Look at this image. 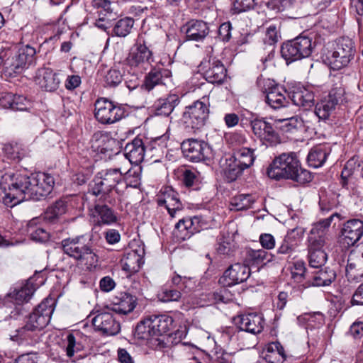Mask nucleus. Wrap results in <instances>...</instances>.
Masks as SVG:
<instances>
[{
	"mask_svg": "<svg viewBox=\"0 0 363 363\" xmlns=\"http://www.w3.org/2000/svg\"><path fill=\"white\" fill-rule=\"evenodd\" d=\"M53 177L48 173L39 172L28 175L24 170L8 171L1 176L0 187L5 196L15 204L23 200L40 201L52 191Z\"/></svg>",
	"mask_w": 363,
	"mask_h": 363,
	"instance_id": "f257e3e1",
	"label": "nucleus"
},
{
	"mask_svg": "<svg viewBox=\"0 0 363 363\" xmlns=\"http://www.w3.org/2000/svg\"><path fill=\"white\" fill-rule=\"evenodd\" d=\"M55 306V299L45 298L29 315L25 325L16 330V337L30 345L39 342L41 331L50 323Z\"/></svg>",
	"mask_w": 363,
	"mask_h": 363,
	"instance_id": "f03ea898",
	"label": "nucleus"
},
{
	"mask_svg": "<svg viewBox=\"0 0 363 363\" xmlns=\"http://www.w3.org/2000/svg\"><path fill=\"white\" fill-rule=\"evenodd\" d=\"M267 174L271 179H291L299 184L308 183L312 180L311 173L301 167L296 153H283L277 157L267 168Z\"/></svg>",
	"mask_w": 363,
	"mask_h": 363,
	"instance_id": "7ed1b4c3",
	"label": "nucleus"
},
{
	"mask_svg": "<svg viewBox=\"0 0 363 363\" xmlns=\"http://www.w3.org/2000/svg\"><path fill=\"white\" fill-rule=\"evenodd\" d=\"M128 173H130V169L123 166L101 170L94 177L91 192L94 196L101 195L106 203L114 205L116 201L111 196L110 193L113 189L118 192L117 185L123 182V174Z\"/></svg>",
	"mask_w": 363,
	"mask_h": 363,
	"instance_id": "20e7f679",
	"label": "nucleus"
},
{
	"mask_svg": "<svg viewBox=\"0 0 363 363\" xmlns=\"http://www.w3.org/2000/svg\"><path fill=\"white\" fill-rule=\"evenodd\" d=\"M36 52L29 45H21L9 49L0 54V65H3L6 75L12 77L19 74L33 63Z\"/></svg>",
	"mask_w": 363,
	"mask_h": 363,
	"instance_id": "39448f33",
	"label": "nucleus"
},
{
	"mask_svg": "<svg viewBox=\"0 0 363 363\" xmlns=\"http://www.w3.org/2000/svg\"><path fill=\"white\" fill-rule=\"evenodd\" d=\"M61 245L65 254L81 264L91 266L97 261L91 238L85 235L63 239Z\"/></svg>",
	"mask_w": 363,
	"mask_h": 363,
	"instance_id": "423d86ee",
	"label": "nucleus"
},
{
	"mask_svg": "<svg viewBox=\"0 0 363 363\" xmlns=\"http://www.w3.org/2000/svg\"><path fill=\"white\" fill-rule=\"evenodd\" d=\"M209 96L204 95L192 104L186 106L181 118L186 130H196L202 128L209 115Z\"/></svg>",
	"mask_w": 363,
	"mask_h": 363,
	"instance_id": "0eeeda50",
	"label": "nucleus"
},
{
	"mask_svg": "<svg viewBox=\"0 0 363 363\" xmlns=\"http://www.w3.org/2000/svg\"><path fill=\"white\" fill-rule=\"evenodd\" d=\"M314 48L312 39L301 35L292 40L282 45L281 48V57L289 64L294 61L309 57Z\"/></svg>",
	"mask_w": 363,
	"mask_h": 363,
	"instance_id": "6e6552de",
	"label": "nucleus"
},
{
	"mask_svg": "<svg viewBox=\"0 0 363 363\" xmlns=\"http://www.w3.org/2000/svg\"><path fill=\"white\" fill-rule=\"evenodd\" d=\"M257 84L261 91L266 94L265 101L270 108L277 110L288 106L289 102L286 96V90L276 84L274 81L258 78Z\"/></svg>",
	"mask_w": 363,
	"mask_h": 363,
	"instance_id": "1a4fd4ad",
	"label": "nucleus"
},
{
	"mask_svg": "<svg viewBox=\"0 0 363 363\" xmlns=\"http://www.w3.org/2000/svg\"><path fill=\"white\" fill-rule=\"evenodd\" d=\"M345 89L342 87L332 89L328 94L318 102L315 113L320 120H327L345 101Z\"/></svg>",
	"mask_w": 363,
	"mask_h": 363,
	"instance_id": "9d476101",
	"label": "nucleus"
},
{
	"mask_svg": "<svg viewBox=\"0 0 363 363\" xmlns=\"http://www.w3.org/2000/svg\"><path fill=\"white\" fill-rule=\"evenodd\" d=\"M355 49L352 40L343 37L338 39L335 50L329 57L330 64L333 69H340L348 65L353 59Z\"/></svg>",
	"mask_w": 363,
	"mask_h": 363,
	"instance_id": "9b49d317",
	"label": "nucleus"
},
{
	"mask_svg": "<svg viewBox=\"0 0 363 363\" xmlns=\"http://www.w3.org/2000/svg\"><path fill=\"white\" fill-rule=\"evenodd\" d=\"M181 149L184 157L193 162L208 160L212 155L211 147L208 143L194 138L184 140Z\"/></svg>",
	"mask_w": 363,
	"mask_h": 363,
	"instance_id": "f8f14e48",
	"label": "nucleus"
},
{
	"mask_svg": "<svg viewBox=\"0 0 363 363\" xmlns=\"http://www.w3.org/2000/svg\"><path fill=\"white\" fill-rule=\"evenodd\" d=\"M124 110L106 99H99L95 103V117L102 124H112L124 116Z\"/></svg>",
	"mask_w": 363,
	"mask_h": 363,
	"instance_id": "ddd939ff",
	"label": "nucleus"
},
{
	"mask_svg": "<svg viewBox=\"0 0 363 363\" xmlns=\"http://www.w3.org/2000/svg\"><path fill=\"white\" fill-rule=\"evenodd\" d=\"M363 236V220L352 218L345 222L340 230L339 243L342 248L354 246Z\"/></svg>",
	"mask_w": 363,
	"mask_h": 363,
	"instance_id": "4468645a",
	"label": "nucleus"
},
{
	"mask_svg": "<svg viewBox=\"0 0 363 363\" xmlns=\"http://www.w3.org/2000/svg\"><path fill=\"white\" fill-rule=\"evenodd\" d=\"M126 62L131 67L146 70L153 62L152 52L144 42L138 41L128 54Z\"/></svg>",
	"mask_w": 363,
	"mask_h": 363,
	"instance_id": "2eb2a0df",
	"label": "nucleus"
},
{
	"mask_svg": "<svg viewBox=\"0 0 363 363\" xmlns=\"http://www.w3.org/2000/svg\"><path fill=\"white\" fill-rule=\"evenodd\" d=\"M109 306L96 310L97 314L92 318L93 325L103 333L114 335L120 331V324L113 318Z\"/></svg>",
	"mask_w": 363,
	"mask_h": 363,
	"instance_id": "dca6fc26",
	"label": "nucleus"
},
{
	"mask_svg": "<svg viewBox=\"0 0 363 363\" xmlns=\"http://www.w3.org/2000/svg\"><path fill=\"white\" fill-rule=\"evenodd\" d=\"M199 68L203 72L206 81L211 84H220L226 77L227 70L223 64L214 57L203 60Z\"/></svg>",
	"mask_w": 363,
	"mask_h": 363,
	"instance_id": "f3484780",
	"label": "nucleus"
},
{
	"mask_svg": "<svg viewBox=\"0 0 363 363\" xmlns=\"http://www.w3.org/2000/svg\"><path fill=\"white\" fill-rule=\"evenodd\" d=\"M157 204L164 206L172 218L176 217L184 208L179 194L171 186L163 187L157 198Z\"/></svg>",
	"mask_w": 363,
	"mask_h": 363,
	"instance_id": "a211bd4d",
	"label": "nucleus"
},
{
	"mask_svg": "<svg viewBox=\"0 0 363 363\" xmlns=\"http://www.w3.org/2000/svg\"><path fill=\"white\" fill-rule=\"evenodd\" d=\"M250 267L242 263L230 265L223 273L219 281L225 286H230L242 283L250 277Z\"/></svg>",
	"mask_w": 363,
	"mask_h": 363,
	"instance_id": "6ab92c4d",
	"label": "nucleus"
},
{
	"mask_svg": "<svg viewBox=\"0 0 363 363\" xmlns=\"http://www.w3.org/2000/svg\"><path fill=\"white\" fill-rule=\"evenodd\" d=\"M90 216L95 225H111L118 220L117 213L106 204H96L90 209Z\"/></svg>",
	"mask_w": 363,
	"mask_h": 363,
	"instance_id": "aec40b11",
	"label": "nucleus"
},
{
	"mask_svg": "<svg viewBox=\"0 0 363 363\" xmlns=\"http://www.w3.org/2000/svg\"><path fill=\"white\" fill-rule=\"evenodd\" d=\"M235 323L241 331L254 335L262 331L264 323L262 315L255 313L239 315L235 319Z\"/></svg>",
	"mask_w": 363,
	"mask_h": 363,
	"instance_id": "412c9836",
	"label": "nucleus"
},
{
	"mask_svg": "<svg viewBox=\"0 0 363 363\" xmlns=\"http://www.w3.org/2000/svg\"><path fill=\"white\" fill-rule=\"evenodd\" d=\"M124 157L123 160L125 163L138 164L141 163L145 157V147L141 138H135L131 142L126 144L124 149Z\"/></svg>",
	"mask_w": 363,
	"mask_h": 363,
	"instance_id": "4be33fe9",
	"label": "nucleus"
},
{
	"mask_svg": "<svg viewBox=\"0 0 363 363\" xmlns=\"http://www.w3.org/2000/svg\"><path fill=\"white\" fill-rule=\"evenodd\" d=\"M35 82L45 91H54L58 89L60 79L59 74L52 69L43 67L38 70Z\"/></svg>",
	"mask_w": 363,
	"mask_h": 363,
	"instance_id": "5701e85b",
	"label": "nucleus"
},
{
	"mask_svg": "<svg viewBox=\"0 0 363 363\" xmlns=\"http://www.w3.org/2000/svg\"><path fill=\"white\" fill-rule=\"evenodd\" d=\"M136 303L137 298L135 296L127 292H122L113 298L109 307L116 313L125 315L134 310Z\"/></svg>",
	"mask_w": 363,
	"mask_h": 363,
	"instance_id": "b1692460",
	"label": "nucleus"
},
{
	"mask_svg": "<svg viewBox=\"0 0 363 363\" xmlns=\"http://www.w3.org/2000/svg\"><path fill=\"white\" fill-rule=\"evenodd\" d=\"M250 125L254 135L262 141L274 142L277 138L272 125L265 118H256L251 121Z\"/></svg>",
	"mask_w": 363,
	"mask_h": 363,
	"instance_id": "393cba45",
	"label": "nucleus"
},
{
	"mask_svg": "<svg viewBox=\"0 0 363 363\" xmlns=\"http://www.w3.org/2000/svg\"><path fill=\"white\" fill-rule=\"evenodd\" d=\"M94 138L95 140L94 146L101 154L111 157V155L118 152V141L108 134L96 133L94 135Z\"/></svg>",
	"mask_w": 363,
	"mask_h": 363,
	"instance_id": "a878e982",
	"label": "nucleus"
},
{
	"mask_svg": "<svg viewBox=\"0 0 363 363\" xmlns=\"http://www.w3.org/2000/svg\"><path fill=\"white\" fill-rule=\"evenodd\" d=\"M172 72L168 69H152L145 77L143 86L150 91L157 85H167L171 81Z\"/></svg>",
	"mask_w": 363,
	"mask_h": 363,
	"instance_id": "bb28decb",
	"label": "nucleus"
},
{
	"mask_svg": "<svg viewBox=\"0 0 363 363\" xmlns=\"http://www.w3.org/2000/svg\"><path fill=\"white\" fill-rule=\"evenodd\" d=\"M0 106L13 111H27L31 107V104L23 96L6 93L0 97Z\"/></svg>",
	"mask_w": 363,
	"mask_h": 363,
	"instance_id": "cd10ccee",
	"label": "nucleus"
},
{
	"mask_svg": "<svg viewBox=\"0 0 363 363\" xmlns=\"http://www.w3.org/2000/svg\"><path fill=\"white\" fill-rule=\"evenodd\" d=\"M186 38L189 40H203L208 34L207 23L201 20H191L186 24L185 30Z\"/></svg>",
	"mask_w": 363,
	"mask_h": 363,
	"instance_id": "c85d7f7f",
	"label": "nucleus"
},
{
	"mask_svg": "<svg viewBox=\"0 0 363 363\" xmlns=\"http://www.w3.org/2000/svg\"><path fill=\"white\" fill-rule=\"evenodd\" d=\"M179 102L177 94H169L167 97L157 99L153 106L155 115L168 116Z\"/></svg>",
	"mask_w": 363,
	"mask_h": 363,
	"instance_id": "c756f323",
	"label": "nucleus"
},
{
	"mask_svg": "<svg viewBox=\"0 0 363 363\" xmlns=\"http://www.w3.org/2000/svg\"><path fill=\"white\" fill-rule=\"evenodd\" d=\"M153 335L155 336H161L170 331L173 325V319L168 315H153L149 316Z\"/></svg>",
	"mask_w": 363,
	"mask_h": 363,
	"instance_id": "7c9ffc66",
	"label": "nucleus"
},
{
	"mask_svg": "<svg viewBox=\"0 0 363 363\" xmlns=\"http://www.w3.org/2000/svg\"><path fill=\"white\" fill-rule=\"evenodd\" d=\"M291 100L296 106L308 108L314 104V94L307 88L298 86L293 90Z\"/></svg>",
	"mask_w": 363,
	"mask_h": 363,
	"instance_id": "2f4dec72",
	"label": "nucleus"
},
{
	"mask_svg": "<svg viewBox=\"0 0 363 363\" xmlns=\"http://www.w3.org/2000/svg\"><path fill=\"white\" fill-rule=\"evenodd\" d=\"M336 278V274L334 270L329 268L320 269L311 273V280L308 286H325L331 284Z\"/></svg>",
	"mask_w": 363,
	"mask_h": 363,
	"instance_id": "473e14b6",
	"label": "nucleus"
},
{
	"mask_svg": "<svg viewBox=\"0 0 363 363\" xmlns=\"http://www.w3.org/2000/svg\"><path fill=\"white\" fill-rule=\"evenodd\" d=\"M284 347L279 342L269 343L264 352V358L269 363H283L286 359Z\"/></svg>",
	"mask_w": 363,
	"mask_h": 363,
	"instance_id": "72a5a7b5",
	"label": "nucleus"
},
{
	"mask_svg": "<svg viewBox=\"0 0 363 363\" xmlns=\"http://www.w3.org/2000/svg\"><path fill=\"white\" fill-rule=\"evenodd\" d=\"M328 152L323 146H316L309 152L307 161L311 167L318 168L323 165L327 160Z\"/></svg>",
	"mask_w": 363,
	"mask_h": 363,
	"instance_id": "f704fd0d",
	"label": "nucleus"
},
{
	"mask_svg": "<svg viewBox=\"0 0 363 363\" xmlns=\"http://www.w3.org/2000/svg\"><path fill=\"white\" fill-rule=\"evenodd\" d=\"M245 169L239 164L231 156L225 159V165L223 167L225 177L228 182L235 181Z\"/></svg>",
	"mask_w": 363,
	"mask_h": 363,
	"instance_id": "c9c22d12",
	"label": "nucleus"
},
{
	"mask_svg": "<svg viewBox=\"0 0 363 363\" xmlns=\"http://www.w3.org/2000/svg\"><path fill=\"white\" fill-rule=\"evenodd\" d=\"M256 199L252 194H242L232 198L230 201L231 211H243L252 207Z\"/></svg>",
	"mask_w": 363,
	"mask_h": 363,
	"instance_id": "e433bc0d",
	"label": "nucleus"
},
{
	"mask_svg": "<svg viewBox=\"0 0 363 363\" xmlns=\"http://www.w3.org/2000/svg\"><path fill=\"white\" fill-rule=\"evenodd\" d=\"M123 269L128 272H136L139 270L144 263L142 255L138 254L135 250L128 252L122 259Z\"/></svg>",
	"mask_w": 363,
	"mask_h": 363,
	"instance_id": "4c0bfd02",
	"label": "nucleus"
},
{
	"mask_svg": "<svg viewBox=\"0 0 363 363\" xmlns=\"http://www.w3.org/2000/svg\"><path fill=\"white\" fill-rule=\"evenodd\" d=\"M134 25V20L130 17H125L117 21L111 30V35L120 38L126 37L131 31Z\"/></svg>",
	"mask_w": 363,
	"mask_h": 363,
	"instance_id": "58836bf2",
	"label": "nucleus"
},
{
	"mask_svg": "<svg viewBox=\"0 0 363 363\" xmlns=\"http://www.w3.org/2000/svg\"><path fill=\"white\" fill-rule=\"evenodd\" d=\"M38 220V218L29 220L26 230L33 240L44 242L49 239V233L43 228L37 226Z\"/></svg>",
	"mask_w": 363,
	"mask_h": 363,
	"instance_id": "ea45409f",
	"label": "nucleus"
},
{
	"mask_svg": "<svg viewBox=\"0 0 363 363\" xmlns=\"http://www.w3.org/2000/svg\"><path fill=\"white\" fill-rule=\"evenodd\" d=\"M254 150L242 147L236 150L231 157L245 169L253 164L255 160Z\"/></svg>",
	"mask_w": 363,
	"mask_h": 363,
	"instance_id": "a19ab883",
	"label": "nucleus"
},
{
	"mask_svg": "<svg viewBox=\"0 0 363 363\" xmlns=\"http://www.w3.org/2000/svg\"><path fill=\"white\" fill-rule=\"evenodd\" d=\"M348 279L358 280L363 277V262L360 259H354L350 257L345 269Z\"/></svg>",
	"mask_w": 363,
	"mask_h": 363,
	"instance_id": "79ce46f5",
	"label": "nucleus"
},
{
	"mask_svg": "<svg viewBox=\"0 0 363 363\" xmlns=\"http://www.w3.org/2000/svg\"><path fill=\"white\" fill-rule=\"evenodd\" d=\"M247 259L255 264H266L273 259V255L264 249H248Z\"/></svg>",
	"mask_w": 363,
	"mask_h": 363,
	"instance_id": "37998d69",
	"label": "nucleus"
},
{
	"mask_svg": "<svg viewBox=\"0 0 363 363\" xmlns=\"http://www.w3.org/2000/svg\"><path fill=\"white\" fill-rule=\"evenodd\" d=\"M276 123L277 128L284 133H292L304 126L303 120L297 116L279 119Z\"/></svg>",
	"mask_w": 363,
	"mask_h": 363,
	"instance_id": "c03bdc74",
	"label": "nucleus"
},
{
	"mask_svg": "<svg viewBox=\"0 0 363 363\" xmlns=\"http://www.w3.org/2000/svg\"><path fill=\"white\" fill-rule=\"evenodd\" d=\"M334 217H340V214L335 213L329 216L328 218L322 219L318 222L314 223L310 230L309 235L315 237H327L328 228L331 225V222Z\"/></svg>",
	"mask_w": 363,
	"mask_h": 363,
	"instance_id": "a18cd8bd",
	"label": "nucleus"
},
{
	"mask_svg": "<svg viewBox=\"0 0 363 363\" xmlns=\"http://www.w3.org/2000/svg\"><path fill=\"white\" fill-rule=\"evenodd\" d=\"M35 290L33 284L28 281L21 289H16L12 294V298L16 304L20 305L26 303L30 299Z\"/></svg>",
	"mask_w": 363,
	"mask_h": 363,
	"instance_id": "49530a36",
	"label": "nucleus"
},
{
	"mask_svg": "<svg viewBox=\"0 0 363 363\" xmlns=\"http://www.w3.org/2000/svg\"><path fill=\"white\" fill-rule=\"evenodd\" d=\"M291 278L298 283L302 282L304 279L309 283L311 273L306 270L305 263L303 261H296L294 263L291 269Z\"/></svg>",
	"mask_w": 363,
	"mask_h": 363,
	"instance_id": "de8ad7c7",
	"label": "nucleus"
},
{
	"mask_svg": "<svg viewBox=\"0 0 363 363\" xmlns=\"http://www.w3.org/2000/svg\"><path fill=\"white\" fill-rule=\"evenodd\" d=\"M135 337L140 340H150L155 336L150 317L141 320L135 329Z\"/></svg>",
	"mask_w": 363,
	"mask_h": 363,
	"instance_id": "09e8293b",
	"label": "nucleus"
},
{
	"mask_svg": "<svg viewBox=\"0 0 363 363\" xmlns=\"http://www.w3.org/2000/svg\"><path fill=\"white\" fill-rule=\"evenodd\" d=\"M67 211V203L64 200H58L46 211V218L50 220L57 218L60 216L65 214Z\"/></svg>",
	"mask_w": 363,
	"mask_h": 363,
	"instance_id": "8fccbe9b",
	"label": "nucleus"
},
{
	"mask_svg": "<svg viewBox=\"0 0 363 363\" xmlns=\"http://www.w3.org/2000/svg\"><path fill=\"white\" fill-rule=\"evenodd\" d=\"M98 18L96 20L94 25L99 29L104 30L108 35H110L109 29L111 27V22L114 19L116 14L111 11L108 13L107 12L97 11Z\"/></svg>",
	"mask_w": 363,
	"mask_h": 363,
	"instance_id": "3c124183",
	"label": "nucleus"
},
{
	"mask_svg": "<svg viewBox=\"0 0 363 363\" xmlns=\"http://www.w3.org/2000/svg\"><path fill=\"white\" fill-rule=\"evenodd\" d=\"M328 259L324 250H308V262L312 268H320L323 266Z\"/></svg>",
	"mask_w": 363,
	"mask_h": 363,
	"instance_id": "603ef678",
	"label": "nucleus"
},
{
	"mask_svg": "<svg viewBox=\"0 0 363 363\" xmlns=\"http://www.w3.org/2000/svg\"><path fill=\"white\" fill-rule=\"evenodd\" d=\"M187 225L191 227L190 233L186 236H191L194 234L200 232L201 230L207 228L208 223L201 216H196L193 218H186Z\"/></svg>",
	"mask_w": 363,
	"mask_h": 363,
	"instance_id": "864d4df0",
	"label": "nucleus"
},
{
	"mask_svg": "<svg viewBox=\"0 0 363 363\" xmlns=\"http://www.w3.org/2000/svg\"><path fill=\"white\" fill-rule=\"evenodd\" d=\"M257 0H235L232 8L233 13L238 14L253 9Z\"/></svg>",
	"mask_w": 363,
	"mask_h": 363,
	"instance_id": "5fc2aeb1",
	"label": "nucleus"
},
{
	"mask_svg": "<svg viewBox=\"0 0 363 363\" xmlns=\"http://www.w3.org/2000/svg\"><path fill=\"white\" fill-rule=\"evenodd\" d=\"M65 351L66 355L71 358L74 354L81 350L79 345L77 343L76 337L72 333H69L65 340Z\"/></svg>",
	"mask_w": 363,
	"mask_h": 363,
	"instance_id": "6e6d98bb",
	"label": "nucleus"
},
{
	"mask_svg": "<svg viewBox=\"0 0 363 363\" xmlns=\"http://www.w3.org/2000/svg\"><path fill=\"white\" fill-rule=\"evenodd\" d=\"M296 245V244L295 243L292 236L291 234L288 233L278 247L277 253L281 255H290L294 250Z\"/></svg>",
	"mask_w": 363,
	"mask_h": 363,
	"instance_id": "4d7b16f0",
	"label": "nucleus"
},
{
	"mask_svg": "<svg viewBox=\"0 0 363 363\" xmlns=\"http://www.w3.org/2000/svg\"><path fill=\"white\" fill-rule=\"evenodd\" d=\"M122 74L118 69L115 68L111 69L105 76V82L110 86H117L122 82Z\"/></svg>",
	"mask_w": 363,
	"mask_h": 363,
	"instance_id": "13d9d810",
	"label": "nucleus"
},
{
	"mask_svg": "<svg viewBox=\"0 0 363 363\" xmlns=\"http://www.w3.org/2000/svg\"><path fill=\"white\" fill-rule=\"evenodd\" d=\"M280 38L279 29L276 25L272 24L267 28L264 42L266 44L274 45Z\"/></svg>",
	"mask_w": 363,
	"mask_h": 363,
	"instance_id": "bf43d9fd",
	"label": "nucleus"
},
{
	"mask_svg": "<svg viewBox=\"0 0 363 363\" xmlns=\"http://www.w3.org/2000/svg\"><path fill=\"white\" fill-rule=\"evenodd\" d=\"M328 237H315L308 235V250H323V247L326 244Z\"/></svg>",
	"mask_w": 363,
	"mask_h": 363,
	"instance_id": "052dcab7",
	"label": "nucleus"
},
{
	"mask_svg": "<svg viewBox=\"0 0 363 363\" xmlns=\"http://www.w3.org/2000/svg\"><path fill=\"white\" fill-rule=\"evenodd\" d=\"M175 233L178 238L182 240H186L191 236H186L189 233H190L191 227L187 225L186 218H182L179 220V222L175 225Z\"/></svg>",
	"mask_w": 363,
	"mask_h": 363,
	"instance_id": "680f3d73",
	"label": "nucleus"
},
{
	"mask_svg": "<svg viewBox=\"0 0 363 363\" xmlns=\"http://www.w3.org/2000/svg\"><path fill=\"white\" fill-rule=\"evenodd\" d=\"M234 245L229 238L222 237L218 239L217 251L220 255H230L233 251Z\"/></svg>",
	"mask_w": 363,
	"mask_h": 363,
	"instance_id": "e2e57ef3",
	"label": "nucleus"
},
{
	"mask_svg": "<svg viewBox=\"0 0 363 363\" xmlns=\"http://www.w3.org/2000/svg\"><path fill=\"white\" fill-rule=\"evenodd\" d=\"M181 298V293L178 290L167 289L162 290L160 294V299L163 302L177 301Z\"/></svg>",
	"mask_w": 363,
	"mask_h": 363,
	"instance_id": "0e129e2a",
	"label": "nucleus"
},
{
	"mask_svg": "<svg viewBox=\"0 0 363 363\" xmlns=\"http://www.w3.org/2000/svg\"><path fill=\"white\" fill-rule=\"evenodd\" d=\"M232 25L228 21L223 23L218 28V37L223 42H228L231 38Z\"/></svg>",
	"mask_w": 363,
	"mask_h": 363,
	"instance_id": "69168bd1",
	"label": "nucleus"
},
{
	"mask_svg": "<svg viewBox=\"0 0 363 363\" xmlns=\"http://www.w3.org/2000/svg\"><path fill=\"white\" fill-rule=\"evenodd\" d=\"M199 181L197 172L191 169H185L183 173V182L187 187L194 186Z\"/></svg>",
	"mask_w": 363,
	"mask_h": 363,
	"instance_id": "338daca9",
	"label": "nucleus"
},
{
	"mask_svg": "<svg viewBox=\"0 0 363 363\" xmlns=\"http://www.w3.org/2000/svg\"><path fill=\"white\" fill-rule=\"evenodd\" d=\"M259 242L264 250H272L275 247V239L272 234L263 233L259 236Z\"/></svg>",
	"mask_w": 363,
	"mask_h": 363,
	"instance_id": "774afa93",
	"label": "nucleus"
}]
</instances>
